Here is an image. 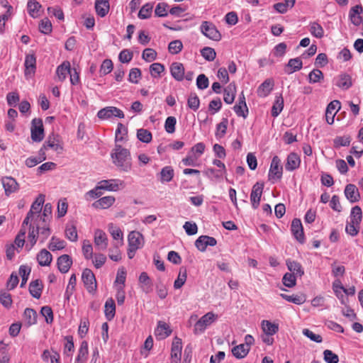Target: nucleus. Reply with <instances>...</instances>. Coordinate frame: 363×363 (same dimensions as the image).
Returning <instances> with one entry per match:
<instances>
[{"instance_id": "nucleus-50", "label": "nucleus", "mask_w": 363, "mask_h": 363, "mask_svg": "<svg viewBox=\"0 0 363 363\" xmlns=\"http://www.w3.org/2000/svg\"><path fill=\"white\" fill-rule=\"evenodd\" d=\"M362 218V209L359 206H355L351 209L350 221L360 224Z\"/></svg>"}, {"instance_id": "nucleus-14", "label": "nucleus", "mask_w": 363, "mask_h": 363, "mask_svg": "<svg viewBox=\"0 0 363 363\" xmlns=\"http://www.w3.org/2000/svg\"><path fill=\"white\" fill-rule=\"evenodd\" d=\"M340 108V102L338 100H334L328 105L325 111V118L328 124L331 125L334 123L335 116Z\"/></svg>"}, {"instance_id": "nucleus-12", "label": "nucleus", "mask_w": 363, "mask_h": 363, "mask_svg": "<svg viewBox=\"0 0 363 363\" xmlns=\"http://www.w3.org/2000/svg\"><path fill=\"white\" fill-rule=\"evenodd\" d=\"M217 240L213 237L208 235H201L195 241L196 247L201 252H205L208 246H215Z\"/></svg>"}, {"instance_id": "nucleus-2", "label": "nucleus", "mask_w": 363, "mask_h": 363, "mask_svg": "<svg viewBox=\"0 0 363 363\" xmlns=\"http://www.w3.org/2000/svg\"><path fill=\"white\" fill-rule=\"evenodd\" d=\"M44 201V196L40 194L32 203L30 211L28 212L26 217L23 221V226L28 225L30 221L34 222V224L38 222Z\"/></svg>"}, {"instance_id": "nucleus-10", "label": "nucleus", "mask_w": 363, "mask_h": 363, "mask_svg": "<svg viewBox=\"0 0 363 363\" xmlns=\"http://www.w3.org/2000/svg\"><path fill=\"white\" fill-rule=\"evenodd\" d=\"M43 145L48 149L50 148L57 153H62L63 150V146L60 140V137L58 135L54 133L48 135Z\"/></svg>"}, {"instance_id": "nucleus-36", "label": "nucleus", "mask_w": 363, "mask_h": 363, "mask_svg": "<svg viewBox=\"0 0 363 363\" xmlns=\"http://www.w3.org/2000/svg\"><path fill=\"white\" fill-rule=\"evenodd\" d=\"M43 291V284L38 279L33 281L29 284V292L30 295L35 298H40Z\"/></svg>"}, {"instance_id": "nucleus-45", "label": "nucleus", "mask_w": 363, "mask_h": 363, "mask_svg": "<svg viewBox=\"0 0 363 363\" xmlns=\"http://www.w3.org/2000/svg\"><path fill=\"white\" fill-rule=\"evenodd\" d=\"M286 67L290 69V70L286 71V72L291 74L299 71L303 67V62L298 57L290 59L288 62V64L286 65Z\"/></svg>"}, {"instance_id": "nucleus-13", "label": "nucleus", "mask_w": 363, "mask_h": 363, "mask_svg": "<svg viewBox=\"0 0 363 363\" xmlns=\"http://www.w3.org/2000/svg\"><path fill=\"white\" fill-rule=\"evenodd\" d=\"M291 230L295 238L301 243L305 241L303 229L300 219L294 218L291 222Z\"/></svg>"}, {"instance_id": "nucleus-22", "label": "nucleus", "mask_w": 363, "mask_h": 363, "mask_svg": "<svg viewBox=\"0 0 363 363\" xmlns=\"http://www.w3.org/2000/svg\"><path fill=\"white\" fill-rule=\"evenodd\" d=\"M116 199L113 196H106L100 198L92 203V206L95 208L106 209L111 207L115 202Z\"/></svg>"}, {"instance_id": "nucleus-20", "label": "nucleus", "mask_w": 363, "mask_h": 363, "mask_svg": "<svg viewBox=\"0 0 363 363\" xmlns=\"http://www.w3.org/2000/svg\"><path fill=\"white\" fill-rule=\"evenodd\" d=\"M35 226L38 232L40 242H44L51 234L50 223H41L38 221L35 223Z\"/></svg>"}, {"instance_id": "nucleus-24", "label": "nucleus", "mask_w": 363, "mask_h": 363, "mask_svg": "<svg viewBox=\"0 0 363 363\" xmlns=\"http://www.w3.org/2000/svg\"><path fill=\"white\" fill-rule=\"evenodd\" d=\"M108 0H96L95 9L97 15L101 18L105 17L109 11Z\"/></svg>"}, {"instance_id": "nucleus-25", "label": "nucleus", "mask_w": 363, "mask_h": 363, "mask_svg": "<svg viewBox=\"0 0 363 363\" xmlns=\"http://www.w3.org/2000/svg\"><path fill=\"white\" fill-rule=\"evenodd\" d=\"M274 82L272 79L264 80L257 89V95L260 97L267 96L273 89Z\"/></svg>"}, {"instance_id": "nucleus-42", "label": "nucleus", "mask_w": 363, "mask_h": 363, "mask_svg": "<svg viewBox=\"0 0 363 363\" xmlns=\"http://www.w3.org/2000/svg\"><path fill=\"white\" fill-rule=\"evenodd\" d=\"M250 352V348L248 346L244 345L243 344H240L232 349L233 354L237 359H242L247 355Z\"/></svg>"}, {"instance_id": "nucleus-35", "label": "nucleus", "mask_w": 363, "mask_h": 363, "mask_svg": "<svg viewBox=\"0 0 363 363\" xmlns=\"http://www.w3.org/2000/svg\"><path fill=\"white\" fill-rule=\"evenodd\" d=\"M286 266L288 269L291 272V274H294L295 276L301 277L304 274L301 264L296 261L287 259Z\"/></svg>"}, {"instance_id": "nucleus-5", "label": "nucleus", "mask_w": 363, "mask_h": 363, "mask_svg": "<svg viewBox=\"0 0 363 363\" xmlns=\"http://www.w3.org/2000/svg\"><path fill=\"white\" fill-rule=\"evenodd\" d=\"M97 116L101 120L110 119L112 117L119 118H124L123 111L115 106H106L99 110L97 113Z\"/></svg>"}, {"instance_id": "nucleus-33", "label": "nucleus", "mask_w": 363, "mask_h": 363, "mask_svg": "<svg viewBox=\"0 0 363 363\" xmlns=\"http://www.w3.org/2000/svg\"><path fill=\"white\" fill-rule=\"evenodd\" d=\"M37 260L40 266H49L52 260V255L47 250L43 249L37 255Z\"/></svg>"}, {"instance_id": "nucleus-51", "label": "nucleus", "mask_w": 363, "mask_h": 363, "mask_svg": "<svg viewBox=\"0 0 363 363\" xmlns=\"http://www.w3.org/2000/svg\"><path fill=\"white\" fill-rule=\"evenodd\" d=\"M65 247V242L62 240H60L55 236L52 237L50 243L48 245V248L51 251H56L62 250Z\"/></svg>"}, {"instance_id": "nucleus-39", "label": "nucleus", "mask_w": 363, "mask_h": 363, "mask_svg": "<svg viewBox=\"0 0 363 363\" xmlns=\"http://www.w3.org/2000/svg\"><path fill=\"white\" fill-rule=\"evenodd\" d=\"M284 108V99L281 95L277 96L272 107L271 113L274 118L277 117Z\"/></svg>"}, {"instance_id": "nucleus-16", "label": "nucleus", "mask_w": 363, "mask_h": 363, "mask_svg": "<svg viewBox=\"0 0 363 363\" xmlns=\"http://www.w3.org/2000/svg\"><path fill=\"white\" fill-rule=\"evenodd\" d=\"M94 244L99 250H104L108 246L106 234L101 230L97 229L94 232Z\"/></svg>"}, {"instance_id": "nucleus-11", "label": "nucleus", "mask_w": 363, "mask_h": 363, "mask_svg": "<svg viewBox=\"0 0 363 363\" xmlns=\"http://www.w3.org/2000/svg\"><path fill=\"white\" fill-rule=\"evenodd\" d=\"M264 189V184L257 182L252 188L250 194V201L254 209H257L260 203L261 196Z\"/></svg>"}, {"instance_id": "nucleus-31", "label": "nucleus", "mask_w": 363, "mask_h": 363, "mask_svg": "<svg viewBox=\"0 0 363 363\" xmlns=\"http://www.w3.org/2000/svg\"><path fill=\"white\" fill-rule=\"evenodd\" d=\"M123 242L117 241L113 244L108 250V257L114 262H119L121 259V252L119 247L123 245Z\"/></svg>"}, {"instance_id": "nucleus-47", "label": "nucleus", "mask_w": 363, "mask_h": 363, "mask_svg": "<svg viewBox=\"0 0 363 363\" xmlns=\"http://www.w3.org/2000/svg\"><path fill=\"white\" fill-rule=\"evenodd\" d=\"M52 218V205L50 203H47L43 208V213H40L38 218L39 222L41 223H50Z\"/></svg>"}, {"instance_id": "nucleus-18", "label": "nucleus", "mask_w": 363, "mask_h": 363, "mask_svg": "<svg viewBox=\"0 0 363 363\" xmlns=\"http://www.w3.org/2000/svg\"><path fill=\"white\" fill-rule=\"evenodd\" d=\"M345 196L351 202L355 203L360 199V195L357 187L354 184H349L345 186Z\"/></svg>"}, {"instance_id": "nucleus-23", "label": "nucleus", "mask_w": 363, "mask_h": 363, "mask_svg": "<svg viewBox=\"0 0 363 363\" xmlns=\"http://www.w3.org/2000/svg\"><path fill=\"white\" fill-rule=\"evenodd\" d=\"M128 247L133 249H139L142 246L143 235L137 231H132L128 235Z\"/></svg>"}, {"instance_id": "nucleus-61", "label": "nucleus", "mask_w": 363, "mask_h": 363, "mask_svg": "<svg viewBox=\"0 0 363 363\" xmlns=\"http://www.w3.org/2000/svg\"><path fill=\"white\" fill-rule=\"evenodd\" d=\"M164 71V66L159 62H155L150 66V72L154 78L159 77L160 74Z\"/></svg>"}, {"instance_id": "nucleus-64", "label": "nucleus", "mask_w": 363, "mask_h": 363, "mask_svg": "<svg viewBox=\"0 0 363 363\" xmlns=\"http://www.w3.org/2000/svg\"><path fill=\"white\" fill-rule=\"evenodd\" d=\"M11 295L6 291L0 292V303L6 308H9L12 305Z\"/></svg>"}, {"instance_id": "nucleus-56", "label": "nucleus", "mask_w": 363, "mask_h": 363, "mask_svg": "<svg viewBox=\"0 0 363 363\" xmlns=\"http://www.w3.org/2000/svg\"><path fill=\"white\" fill-rule=\"evenodd\" d=\"M351 142L350 136H337L333 140V145L335 148L349 146Z\"/></svg>"}, {"instance_id": "nucleus-44", "label": "nucleus", "mask_w": 363, "mask_h": 363, "mask_svg": "<svg viewBox=\"0 0 363 363\" xmlns=\"http://www.w3.org/2000/svg\"><path fill=\"white\" fill-rule=\"evenodd\" d=\"M235 97V86L230 84L224 89L223 100L226 104H231L233 103Z\"/></svg>"}, {"instance_id": "nucleus-60", "label": "nucleus", "mask_w": 363, "mask_h": 363, "mask_svg": "<svg viewBox=\"0 0 363 363\" xmlns=\"http://www.w3.org/2000/svg\"><path fill=\"white\" fill-rule=\"evenodd\" d=\"M201 56L207 61L211 62L214 60L216 57L215 50L210 47H205L201 50Z\"/></svg>"}, {"instance_id": "nucleus-63", "label": "nucleus", "mask_w": 363, "mask_h": 363, "mask_svg": "<svg viewBox=\"0 0 363 363\" xmlns=\"http://www.w3.org/2000/svg\"><path fill=\"white\" fill-rule=\"evenodd\" d=\"M296 277L294 274L286 273L282 278L283 284L289 288L294 287L296 284Z\"/></svg>"}, {"instance_id": "nucleus-59", "label": "nucleus", "mask_w": 363, "mask_h": 363, "mask_svg": "<svg viewBox=\"0 0 363 363\" xmlns=\"http://www.w3.org/2000/svg\"><path fill=\"white\" fill-rule=\"evenodd\" d=\"M183 48L182 42L180 40H175L169 43L168 50L172 55L179 53Z\"/></svg>"}, {"instance_id": "nucleus-17", "label": "nucleus", "mask_w": 363, "mask_h": 363, "mask_svg": "<svg viewBox=\"0 0 363 363\" xmlns=\"http://www.w3.org/2000/svg\"><path fill=\"white\" fill-rule=\"evenodd\" d=\"M72 264V259L68 255H62L57 258V265L59 271L65 274L68 272Z\"/></svg>"}, {"instance_id": "nucleus-53", "label": "nucleus", "mask_w": 363, "mask_h": 363, "mask_svg": "<svg viewBox=\"0 0 363 363\" xmlns=\"http://www.w3.org/2000/svg\"><path fill=\"white\" fill-rule=\"evenodd\" d=\"M323 78V73L318 69H313L308 76V82L311 84L320 82Z\"/></svg>"}, {"instance_id": "nucleus-57", "label": "nucleus", "mask_w": 363, "mask_h": 363, "mask_svg": "<svg viewBox=\"0 0 363 363\" xmlns=\"http://www.w3.org/2000/svg\"><path fill=\"white\" fill-rule=\"evenodd\" d=\"M29 225V233H28V238L31 243V246L33 247L37 242V239L38 236V232L36 228L35 224L34 222L30 221Z\"/></svg>"}, {"instance_id": "nucleus-49", "label": "nucleus", "mask_w": 363, "mask_h": 363, "mask_svg": "<svg viewBox=\"0 0 363 363\" xmlns=\"http://www.w3.org/2000/svg\"><path fill=\"white\" fill-rule=\"evenodd\" d=\"M187 273L186 269L182 267L179 269L178 277L177 279L174 281V287L176 289H179L182 287V286L185 284L186 281Z\"/></svg>"}, {"instance_id": "nucleus-52", "label": "nucleus", "mask_w": 363, "mask_h": 363, "mask_svg": "<svg viewBox=\"0 0 363 363\" xmlns=\"http://www.w3.org/2000/svg\"><path fill=\"white\" fill-rule=\"evenodd\" d=\"M76 284H77V277H76V275L74 274H73L71 275V277L69 278V283H68V285L67 286V289H66V291L65 293V298L67 301L69 300L71 296L72 295V294L74 291V289H75Z\"/></svg>"}, {"instance_id": "nucleus-41", "label": "nucleus", "mask_w": 363, "mask_h": 363, "mask_svg": "<svg viewBox=\"0 0 363 363\" xmlns=\"http://www.w3.org/2000/svg\"><path fill=\"white\" fill-rule=\"evenodd\" d=\"M105 315L108 320L113 318L116 313V304L113 298H108L105 303Z\"/></svg>"}, {"instance_id": "nucleus-21", "label": "nucleus", "mask_w": 363, "mask_h": 363, "mask_svg": "<svg viewBox=\"0 0 363 363\" xmlns=\"http://www.w3.org/2000/svg\"><path fill=\"white\" fill-rule=\"evenodd\" d=\"M300 163L301 160L299 156L296 153L291 152L286 158L285 169L289 172H292L299 167Z\"/></svg>"}, {"instance_id": "nucleus-9", "label": "nucleus", "mask_w": 363, "mask_h": 363, "mask_svg": "<svg viewBox=\"0 0 363 363\" xmlns=\"http://www.w3.org/2000/svg\"><path fill=\"white\" fill-rule=\"evenodd\" d=\"M282 169L280 159L278 156H274L269 171V179H280L282 177Z\"/></svg>"}, {"instance_id": "nucleus-4", "label": "nucleus", "mask_w": 363, "mask_h": 363, "mask_svg": "<svg viewBox=\"0 0 363 363\" xmlns=\"http://www.w3.org/2000/svg\"><path fill=\"white\" fill-rule=\"evenodd\" d=\"M216 317L217 315L213 312H208L203 315L194 325V333L199 334L203 333L207 326L210 325L216 320Z\"/></svg>"}, {"instance_id": "nucleus-58", "label": "nucleus", "mask_w": 363, "mask_h": 363, "mask_svg": "<svg viewBox=\"0 0 363 363\" xmlns=\"http://www.w3.org/2000/svg\"><path fill=\"white\" fill-rule=\"evenodd\" d=\"M126 279V270L124 267H121L118 269L116 278L114 281L116 285L120 284L119 286H125Z\"/></svg>"}, {"instance_id": "nucleus-43", "label": "nucleus", "mask_w": 363, "mask_h": 363, "mask_svg": "<svg viewBox=\"0 0 363 363\" xmlns=\"http://www.w3.org/2000/svg\"><path fill=\"white\" fill-rule=\"evenodd\" d=\"M27 7L28 12L31 17L37 18L39 16L40 9L41 8V5L39 2L35 0H28Z\"/></svg>"}, {"instance_id": "nucleus-54", "label": "nucleus", "mask_w": 363, "mask_h": 363, "mask_svg": "<svg viewBox=\"0 0 363 363\" xmlns=\"http://www.w3.org/2000/svg\"><path fill=\"white\" fill-rule=\"evenodd\" d=\"M137 138L140 141L148 143L152 140V135L148 130L140 128L137 131Z\"/></svg>"}, {"instance_id": "nucleus-40", "label": "nucleus", "mask_w": 363, "mask_h": 363, "mask_svg": "<svg viewBox=\"0 0 363 363\" xmlns=\"http://www.w3.org/2000/svg\"><path fill=\"white\" fill-rule=\"evenodd\" d=\"M280 296L283 299L297 305L303 304L306 300V296L303 294H293L290 296L285 294H281Z\"/></svg>"}, {"instance_id": "nucleus-15", "label": "nucleus", "mask_w": 363, "mask_h": 363, "mask_svg": "<svg viewBox=\"0 0 363 363\" xmlns=\"http://www.w3.org/2000/svg\"><path fill=\"white\" fill-rule=\"evenodd\" d=\"M102 190L116 191L123 185V182L120 179H107L99 182Z\"/></svg>"}, {"instance_id": "nucleus-62", "label": "nucleus", "mask_w": 363, "mask_h": 363, "mask_svg": "<svg viewBox=\"0 0 363 363\" xmlns=\"http://www.w3.org/2000/svg\"><path fill=\"white\" fill-rule=\"evenodd\" d=\"M187 105L194 111L199 109L200 100L196 93H191L187 100Z\"/></svg>"}, {"instance_id": "nucleus-1", "label": "nucleus", "mask_w": 363, "mask_h": 363, "mask_svg": "<svg viewBox=\"0 0 363 363\" xmlns=\"http://www.w3.org/2000/svg\"><path fill=\"white\" fill-rule=\"evenodd\" d=\"M113 164L121 170L128 172L132 168V159L128 150L123 148L121 145L116 144L111 154Z\"/></svg>"}, {"instance_id": "nucleus-19", "label": "nucleus", "mask_w": 363, "mask_h": 363, "mask_svg": "<svg viewBox=\"0 0 363 363\" xmlns=\"http://www.w3.org/2000/svg\"><path fill=\"white\" fill-rule=\"evenodd\" d=\"M172 77L177 81L181 82L184 78V67L181 62H173L170 66Z\"/></svg>"}, {"instance_id": "nucleus-48", "label": "nucleus", "mask_w": 363, "mask_h": 363, "mask_svg": "<svg viewBox=\"0 0 363 363\" xmlns=\"http://www.w3.org/2000/svg\"><path fill=\"white\" fill-rule=\"evenodd\" d=\"M228 124V121L225 118H223L221 122L217 124L215 133L217 139H220L224 137L227 131Z\"/></svg>"}, {"instance_id": "nucleus-32", "label": "nucleus", "mask_w": 363, "mask_h": 363, "mask_svg": "<svg viewBox=\"0 0 363 363\" xmlns=\"http://www.w3.org/2000/svg\"><path fill=\"white\" fill-rule=\"evenodd\" d=\"M333 289L335 296L340 301L341 303L343 305H347V298L342 293L344 292V286L339 279L334 281L333 283Z\"/></svg>"}, {"instance_id": "nucleus-27", "label": "nucleus", "mask_w": 363, "mask_h": 363, "mask_svg": "<svg viewBox=\"0 0 363 363\" xmlns=\"http://www.w3.org/2000/svg\"><path fill=\"white\" fill-rule=\"evenodd\" d=\"M335 80L336 86L345 90L350 89L352 85L351 77L347 74H342Z\"/></svg>"}, {"instance_id": "nucleus-38", "label": "nucleus", "mask_w": 363, "mask_h": 363, "mask_svg": "<svg viewBox=\"0 0 363 363\" xmlns=\"http://www.w3.org/2000/svg\"><path fill=\"white\" fill-rule=\"evenodd\" d=\"M182 340L180 338L176 337L172 342V350H171V357L172 359H176L177 360H179L182 356Z\"/></svg>"}, {"instance_id": "nucleus-37", "label": "nucleus", "mask_w": 363, "mask_h": 363, "mask_svg": "<svg viewBox=\"0 0 363 363\" xmlns=\"http://www.w3.org/2000/svg\"><path fill=\"white\" fill-rule=\"evenodd\" d=\"M262 328L266 335H274L279 330V325L273 323L269 320H264L262 321Z\"/></svg>"}, {"instance_id": "nucleus-8", "label": "nucleus", "mask_w": 363, "mask_h": 363, "mask_svg": "<svg viewBox=\"0 0 363 363\" xmlns=\"http://www.w3.org/2000/svg\"><path fill=\"white\" fill-rule=\"evenodd\" d=\"M82 279L86 290L91 293L96 289L95 276L91 269H85L82 275Z\"/></svg>"}, {"instance_id": "nucleus-55", "label": "nucleus", "mask_w": 363, "mask_h": 363, "mask_svg": "<svg viewBox=\"0 0 363 363\" xmlns=\"http://www.w3.org/2000/svg\"><path fill=\"white\" fill-rule=\"evenodd\" d=\"M65 340H66V342L64 345V354L67 357H70L72 355L74 348L73 337L67 335L65 337Z\"/></svg>"}, {"instance_id": "nucleus-34", "label": "nucleus", "mask_w": 363, "mask_h": 363, "mask_svg": "<svg viewBox=\"0 0 363 363\" xmlns=\"http://www.w3.org/2000/svg\"><path fill=\"white\" fill-rule=\"evenodd\" d=\"M171 330L167 324L160 321L158 325L155 330L156 337L159 339H164L171 334Z\"/></svg>"}, {"instance_id": "nucleus-46", "label": "nucleus", "mask_w": 363, "mask_h": 363, "mask_svg": "<svg viewBox=\"0 0 363 363\" xmlns=\"http://www.w3.org/2000/svg\"><path fill=\"white\" fill-rule=\"evenodd\" d=\"M309 31L312 35L317 38H322L324 36V30L323 27L315 21L310 23Z\"/></svg>"}, {"instance_id": "nucleus-28", "label": "nucleus", "mask_w": 363, "mask_h": 363, "mask_svg": "<svg viewBox=\"0 0 363 363\" xmlns=\"http://www.w3.org/2000/svg\"><path fill=\"white\" fill-rule=\"evenodd\" d=\"M174 176V171L171 166H166L163 167L160 174L158 178L161 183H167L172 180Z\"/></svg>"}, {"instance_id": "nucleus-7", "label": "nucleus", "mask_w": 363, "mask_h": 363, "mask_svg": "<svg viewBox=\"0 0 363 363\" xmlns=\"http://www.w3.org/2000/svg\"><path fill=\"white\" fill-rule=\"evenodd\" d=\"M1 182L4 189L5 195L8 197L19 189L18 183L11 177H3Z\"/></svg>"}, {"instance_id": "nucleus-29", "label": "nucleus", "mask_w": 363, "mask_h": 363, "mask_svg": "<svg viewBox=\"0 0 363 363\" xmlns=\"http://www.w3.org/2000/svg\"><path fill=\"white\" fill-rule=\"evenodd\" d=\"M25 73L34 74L36 69V57L34 54L26 55L25 58Z\"/></svg>"}, {"instance_id": "nucleus-26", "label": "nucleus", "mask_w": 363, "mask_h": 363, "mask_svg": "<svg viewBox=\"0 0 363 363\" xmlns=\"http://www.w3.org/2000/svg\"><path fill=\"white\" fill-rule=\"evenodd\" d=\"M88 343L86 341H83L78 350L77 356L76 357L74 363H86L88 358Z\"/></svg>"}, {"instance_id": "nucleus-30", "label": "nucleus", "mask_w": 363, "mask_h": 363, "mask_svg": "<svg viewBox=\"0 0 363 363\" xmlns=\"http://www.w3.org/2000/svg\"><path fill=\"white\" fill-rule=\"evenodd\" d=\"M71 67L70 63L68 61L63 62L60 65H59L56 70V74L58 77V79L61 82L64 81L67 75L71 73Z\"/></svg>"}, {"instance_id": "nucleus-3", "label": "nucleus", "mask_w": 363, "mask_h": 363, "mask_svg": "<svg viewBox=\"0 0 363 363\" xmlns=\"http://www.w3.org/2000/svg\"><path fill=\"white\" fill-rule=\"evenodd\" d=\"M200 30L203 35L212 40L219 41L221 39L220 33L212 22L203 21L200 26Z\"/></svg>"}, {"instance_id": "nucleus-6", "label": "nucleus", "mask_w": 363, "mask_h": 363, "mask_svg": "<svg viewBox=\"0 0 363 363\" xmlns=\"http://www.w3.org/2000/svg\"><path fill=\"white\" fill-rule=\"evenodd\" d=\"M44 138V128L43 121L40 118H34L31 123V139L34 142H40Z\"/></svg>"}]
</instances>
